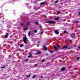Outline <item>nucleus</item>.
<instances>
[{
  "label": "nucleus",
  "instance_id": "nucleus-1",
  "mask_svg": "<svg viewBox=\"0 0 80 80\" xmlns=\"http://www.w3.org/2000/svg\"><path fill=\"white\" fill-rule=\"evenodd\" d=\"M49 23V24H52V23H55L56 22L54 21H47L45 22V23Z\"/></svg>",
  "mask_w": 80,
  "mask_h": 80
},
{
  "label": "nucleus",
  "instance_id": "nucleus-2",
  "mask_svg": "<svg viewBox=\"0 0 80 80\" xmlns=\"http://www.w3.org/2000/svg\"><path fill=\"white\" fill-rule=\"evenodd\" d=\"M62 49H66L68 48V49H70L71 48L69 45H67V46H64L62 48Z\"/></svg>",
  "mask_w": 80,
  "mask_h": 80
},
{
  "label": "nucleus",
  "instance_id": "nucleus-3",
  "mask_svg": "<svg viewBox=\"0 0 80 80\" xmlns=\"http://www.w3.org/2000/svg\"><path fill=\"white\" fill-rule=\"evenodd\" d=\"M25 37H23V42H24V43H26L27 42V41L28 38H27L26 36Z\"/></svg>",
  "mask_w": 80,
  "mask_h": 80
},
{
  "label": "nucleus",
  "instance_id": "nucleus-4",
  "mask_svg": "<svg viewBox=\"0 0 80 80\" xmlns=\"http://www.w3.org/2000/svg\"><path fill=\"white\" fill-rule=\"evenodd\" d=\"M54 32L55 34H56V35H58V34H59V32H58V30H54Z\"/></svg>",
  "mask_w": 80,
  "mask_h": 80
},
{
  "label": "nucleus",
  "instance_id": "nucleus-5",
  "mask_svg": "<svg viewBox=\"0 0 80 80\" xmlns=\"http://www.w3.org/2000/svg\"><path fill=\"white\" fill-rule=\"evenodd\" d=\"M54 49L55 51H58V48H57V47L55 46H54Z\"/></svg>",
  "mask_w": 80,
  "mask_h": 80
},
{
  "label": "nucleus",
  "instance_id": "nucleus-6",
  "mask_svg": "<svg viewBox=\"0 0 80 80\" xmlns=\"http://www.w3.org/2000/svg\"><path fill=\"white\" fill-rule=\"evenodd\" d=\"M43 48L44 49L45 51H47V48L45 47V46L43 45Z\"/></svg>",
  "mask_w": 80,
  "mask_h": 80
},
{
  "label": "nucleus",
  "instance_id": "nucleus-7",
  "mask_svg": "<svg viewBox=\"0 0 80 80\" xmlns=\"http://www.w3.org/2000/svg\"><path fill=\"white\" fill-rule=\"evenodd\" d=\"M69 47H70L71 48L70 49H71V48H73L75 46H74V45H69Z\"/></svg>",
  "mask_w": 80,
  "mask_h": 80
},
{
  "label": "nucleus",
  "instance_id": "nucleus-8",
  "mask_svg": "<svg viewBox=\"0 0 80 80\" xmlns=\"http://www.w3.org/2000/svg\"><path fill=\"white\" fill-rule=\"evenodd\" d=\"M61 70H62V72H64V71H65V68L63 67L62 68H61Z\"/></svg>",
  "mask_w": 80,
  "mask_h": 80
},
{
  "label": "nucleus",
  "instance_id": "nucleus-9",
  "mask_svg": "<svg viewBox=\"0 0 80 80\" xmlns=\"http://www.w3.org/2000/svg\"><path fill=\"white\" fill-rule=\"evenodd\" d=\"M8 33H6V35H5L4 36V38H8Z\"/></svg>",
  "mask_w": 80,
  "mask_h": 80
},
{
  "label": "nucleus",
  "instance_id": "nucleus-10",
  "mask_svg": "<svg viewBox=\"0 0 80 80\" xmlns=\"http://www.w3.org/2000/svg\"><path fill=\"white\" fill-rule=\"evenodd\" d=\"M41 53H42V52L39 51L36 53V55H38V54H41Z\"/></svg>",
  "mask_w": 80,
  "mask_h": 80
},
{
  "label": "nucleus",
  "instance_id": "nucleus-11",
  "mask_svg": "<svg viewBox=\"0 0 80 80\" xmlns=\"http://www.w3.org/2000/svg\"><path fill=\"white\" fill-rule=\"evenodd\" d=\"M71 36L72 38H75V35H73V34L71 35Z\"/></svg>",
  "mask_w": 80,
  "mask_h": 80
},
{
  "label": "nucleus",
  "instance_id": "nucleus-12",
  "mask_svg": "<svg viewBox=\"0 0 80 80\" xmlns=\"http://www.w3.org/2000/svg\"><path fill=\"white\" fill-rule=\"evenodd\" d=\"M59 18H60L58 17L57 18H54L55 20H59Z\"/></svg>",
  "mask_w": 80,
  "mask_h": 80
},
{
  "label": "nucleus",
  "instance_id": "nucleus-13",
  "mask_svg": "<svg viewBox=\"0 0 80 80\" xmlns=\"http://www.w3.org/2000/svg\"><path fill=\"white\" fill-rule=\"evenodd\" d=\"M56 45H57V47H58V48H60V45L58 44L57 43L56 44Z\"/></svg>",
  "mask_w": 80,
  "mask_h": 80
},
{
  "label": "nucleus",
  "instance_id": "nucleus-14",
  "mask_svg": "<svg viewBox=\"0 0 80 80\" xmlns=\"http://www.w3.org/2000/svg\"><path fill=\"white\" fill-rule=\"evenodd\" d=\"M45 2H43L40 3V5H45Z\"/></svg>",
  "mask_w": 80,
  "mask_h": 80
},
{
  "label": "nucleus",
  "instance_id": "nucleus-15",
  "mask_svg": "<svg viewBox=\"0 0 80 80\" xmlns=\"http://www.w3.org/2000/svg\"><path fill=\"white\" fill-rule=\"evenodd\" d=\"M6 67V65H4V66H3L2 67H1L0 68L2 69V68H5Z\"/></svg>",
  "mask_w": 80,
  "mask_h": 80
},
{
  "label": "nucleus",
  "instance_id": "nucleus-16",
  "mask_svg": "<svg viewBox=\"0 0 80 80\" xmlns=\"http://www.w3.org/2000/svg\"><path fill=\"white\" fill-rule=\"evenodd\" d=\"M35 25H37L38 24V22H35Z\"/></svg>",
  "mask_w": 80,
  "mask_h": 80
},
{
  "label": "nucleus",
  "instance_id": "nucleus-17",
  "mask_svg": "<svg viewBox=\"0 0 80 80\" xmlns=\"http://www.w3.org/2000/svg\"><path fill=\"white\" fill-rule=\"evenodd\" d=\"M30 32H31V31H30L28 33V36H30Z\"/></svg>",
  "mask_w": 80,
  "mask_h": 80
},
{
  "label": "nucleus",
  "instance_id": "nucleus-18",
  "mask_svg": "<svg viewBox=\"0 0 80 80\" xmlns=\"http://www.w3.org/2000/svg\"><path fill=\"white\" fill-rule=\"evenodd\" d=\"M30 25V23H27L26 24V26H27L28 25Z\"/></svg>",
  "mask_w": 80,
  "mask_h": 80
},
{
  "label": "nucleus",
  "instance_id": "nucleus-19",
  "mask_svg": "<svg viewBox=\"0 0 80 80\" xmlns=\"http://www.w3.org/2000/svg\"><path fill=\"white\" fill-rule=\"evenodd\" d=\"M20 46L21 47H23V44H20Z\"/></svg>",
  "mask_w": 80,
  "mask_h": 80
},
{
  "label": "nucleus",
  "instance_id": "nucleus-20",
  "mask_svg": "<svg viewBox=\"0 0 80 80\" xmlns=\"http://www.w3.org/2000/svg\"><path fill=\"white\" fill-rule=\"evenodd\" d=\"M57 13L58 14H60V13H61V12H60V11H58Z\"/></svg>",
  "mask_w": 80,
  "mask_h": 80
},
{
  "label": "nucleus",
  "instance_id": "nucleus-21",
  "mask_svg": "<svg viewBox=\"0 0 80 80\" xmlns=\"http://www.w3.org/2000/svg\"><path fill=\"white\" fill-rule=\"evenodd\" d=\"M34 33H36L37 32V31L36 30H34Z\"/></svg>",
  "mask_w": 80,
  "mask_h": 80
},
{
  "label": "nucleus",
  "instance_id": "nucleus-22",
  "mask_svg": "<svg viewBox=\"0 0 80 80\" xmlns=\"http://www.w3.org/2000/svg\"><path fill=\"white\" fill-rule=\"evenodd\" d=\"M31 76V75H27L26 76V77H27V78H28V77H30Z\"/></svg>",
  "mask_w": 80,
  "mask_h": 80
},
{
  "label": "nucleus",
  "instance_id": "nucleus-23",
  "mask_svg": "<svg viewBox=\"0 0 80 80\" xmlns=\"http://www.w3.org/2000/svg\"><path fill=\"white\" fill-rule=\"evenodd\" d=\"M58 2V1L57 0L55 2V3H57Z\"/></svg>",
  "mask_w": 80,
  "mask_h": 80
},
{
  "label": "nucleus",
  "instance_id": "nucleus-24",
  "mask_svg": "<svg viewBox=\"0 0 80 80\" xmlns=\"http://www.w3.org/2000/svg\"><path fill=\"white\" fill-rule=\"evenodd\" d=\"M45 55L46 56H48V55H49V54H48L47 53H46L45 54Z\"/></svg>",
  "mask_w": 80,
  "mask_h": 80
},
{
  "label": "nucleus",
  "instance_id": "nucleus-25",
  "mask_svg": "<svg viewBox=\"0 0 80 80\" xmlns=\"http://www.w3.org/2000/svg\"><path fill=\"white\" fill-rule=\"evenodd\" d=\"M79 59H80V57H78V58H76V60H79Z\"/></svg>",
  "mask_w": 80,
  "mask_h": 80
},
{
  "label": "nucleus",
  "instance_id": "nucleus-26",
  "mask_svg": "<svg viewBox=\"0 0 80 80\" xmlns=\"http://www.w3.org/2000/svg\"><path fill=\"white\" fill-rule=\"evenodd\" d=\"M36 77V75H35L33 76L32 78H35Z\"/></svg>",
  "mask_w": 80,
  "mask_h": 80
},
{
  "label": "nucleus",
  "instance_id": "nucleus-27",
  "mask_svg": "<svg viewBox=\"0 0 80 80\" xmlns=\"http://www.w3.org/2000/svg\"><path fill=\"white\" fill-rule=\"evenodd\" d=\"M28 58H30L32 57V56L31 55H29L28 56Z\"/></svg>",
  "mask_w": 80,
  "mask_h": 80
},
{
  "label": "nucleus",
  "instance_id": "nucleus-28",
  "mask_svg": "<svg viewBox=\"0 0 80 80\" xmlns=\"http://www.w3.org/2000/svg\"><path fill=\"white\" fill-rule=\"evenodd\" d=\"M49 51L50 52V53H53V51H50V50H49Z\"/></svg>",
  "mask_w": 80,
  "mask_h": 80
},
{
  "label": "nucleus",
  "instance_id": "nucleus-29",
  "mask_svg": "<svg viewBox=\"0 0 80 80\" xmlns=\"http://www.w3.org/2000/svg\"><path fill=\"white\" fill-rule=\"evenodd\" d=\"M63 33H67V31H64V32H63Z\"/></svg>",
  "mask_w": 80,
  "mask_h": 80
},
{
  "label": "nucleus",
  "instance_id": "nucleus-30",
  "mask_svg": "<svg viewBox=\"0 0 80 80\" xmlns=\"http://www.w3.org/2000/svg\"><path fill=\"white\" fill-rule=\"evenodd\" d=\"M45 62V60H42L41 61V62Z\"/></svg>",
  "mask_w": 80,
  "mask_h": 80
},
{
  "label": "nucleus",
  "instance_id": "nucleus-31",
  "mask_svg": "<svg viewBox=\"0 0 80 80\" xmlns=\"http://www.w3.org/2000/svg\"><path fill=\"white\" fill-rule=\"evenodd\" d=\"M43 32H41L40 33L41 35H42V34H43Z\"/></svg>",
  "mask_w": 80,
  "mask_h": 80
},
{
  "label": "nucleus",
  "instance_id": "nucleus-32",
  "mask_svg": "<svg viewBox=\"0 0 80 80\" xmlns=\"http://www.w3.org/2000/svg\"><path fill=\"white\" fill-rule=\"evenodd\" d=\"M75 22H76V23H77V22H78V21H75Z\"/></svg>",
  "mask_w": 80,
  "mask_h": 80
},
{
  "label": "nucleus",
  "instance_id": "nucleus-33",
  "mask_svg": "<svg viewBox=\"0 0 80 80\" xmlns=\"http://www.w3.org/2000/svg\"><path fill=\"white\" fill-rule=\"evenodd\" d=\"M29 55H30L31 56H32V54H31V52H29Z\"/></svg>",
  "mask_w": 80,
  "mask_h": 80
},
{
  "label": "nucleus",
  "instance_id": "nucleus-34",
  "mask_svg": "<svg viewBox=\"0 0 80 80\" xmlns=\"http://www.w3.org/2000/svg\"><path fill=\"white\" fill-rule=\"evenodd\" d=\"M21 26H23V23H21Z\"/></svg>",
  "mask_w": 80,
  "mask_h": 80
},
{
  "label": "nucleus",
  "instance_id": "nucleus-35",
  "mask_svg": "<svg viewBox=\"0 0 80 80\" xmlns=\"http://www.w3.org/2000/svg\"><path fill=\"white\" fill-rule=\"evenodd\" d=\"M37 66V64H35L34 65V67H36Z\"/></svg>",
  "mask_w": 80,
  "mask_h": 80
},
{
  "label": "nucleus",
  "instance_id": "nucleus-36",
  "mask_svg": "<svg viewBox=\"0 0 80 80\" xmlns=\"http://www.w3.org/2000/svg\"><path fill=\"white\" fill-rule=\"evenodd\" d=\"M28 59H27L26 60V61H28Z\"/></svg>",
  "mask_w": 80,
  "mask_h": 80
},
{
  "label": "nucleus",
  "instance_id": "nucleus-37",
  "mask_svg": "<svg viewBox=\"0 0 80 80\" xmlns=\"http://www.w3.org/2000/svg\"><path fill=\"white\" fill-rule=\"evenodd\" d=\"M25 29H26V30H28V28L26 27V28H25Z\"/></svg>",
  "mask_w": 80,
  "mask_h": 80
},
{
  "label": "nucleus",
  "instance_id": "nucleus-38",
  "mask_svg": "<svg viewBox=\"0 0 80 80\" xmlns=\"http://www.w3.org/2000/svg\"><path fill=\"white\" fill-rule=\"evenodd\" d=\"M19 51V49H18L17 50V52H18V51Z\"/></svg>",
  "mask_w": 80,
  "mask_h": 80
},
{
  "label": "nucleus",
  "instance_id": "nucleus-39",
  "mask_svg": "<svg viewBox=\"0 0 80 80\" xmlns=\"http://www.w3.org/2000/svg\"><path fill=\"white\" fill-rule=\"evenodd\" d=\"M70 42L71 43H72V40H70Z\"/></svg>",
  "mask_w": 80,
  "mask_h": 80
},
{
  "label": "nucleus",
  "instance_id": "nucleus-40",
  "mask_svg": "<svg viewBox=\"0 0 80 80\" xmlns=\"http://www.w3.org/2000/svg\"><path fill=\"white\" fill-rule=\"evenodd\" d=\"M41 78H43V77H42V76H41Z\"/></svg>",
  "mask_w": 80,
  "mask_h": 80
},
{
  "label": "nucleus",
  "instance_id": "nucleus-41",
  "mask_svg": "<svg viewBox=\"0 0 80 80\" xmlns=\"http://www.w3.org/2000/svg\"><path fill=\"white\" fill-rule=\"evenodd\" d=\"M38 43H40V42H38Z\"/></svg>",
  "mask_w": 80,
  "mask_h": 80
},
{
  "label": "nucleus",
  "instance_id": "nucleus-42",
  "mask_svg": "<svg viewBox=\"0 0 80 80\" xmlns=\"http://www.w3.org/2000/svg\"><path fill=\"white\" fill-rule=\"evenodd\" d=\"M41 27H42V26H40V28H41Z\"/></svg>",
  "mask_w": 80,
  "mask_h": 80
},
{
  "label": "nucleus",
  "instance_id": "nucleus-43",
  "mask_svg": "<svg viewBox=\"0 0 80 80\" xmlns=\"http://www.w3.org/2000/svg\"><path fill=\"white\" fill-rule=\"evenodd\" d=\"M78 48H79V49H80V47H79Z\"/></svg>",
  "mask_w": 80,
  "mask_h": 80
},
{
  "label": "nucleus",
  "instance_id": "nucleus-44",
  "mask_svg": "<svg viewBox=\"0 0 80 80\" xmlns=\"http://www.w3.org/2000/svg\"><path fill=\"white\" fill-rule=\"evenodd\" d=\"M29 62H30V63H31V62H30V61H29Z\"/></svg>",
  "mask_w": 80,
  "mask_h": 80
},
{
  "label": "nucleus",
  "instance_id": "nucleus-45",
  "mask_svg": "<svg viewBox=\"0 0 80 80\" xmlns=\"http://www.w3.org/2000/svg\"><path fill=\"white\" fill-rule=\"evenodd\" d=\"M24 30H25V28L24 29Z\"/></svg>",
  "mask_w": 80,
  "mask_h": 80
}]
</instances>
